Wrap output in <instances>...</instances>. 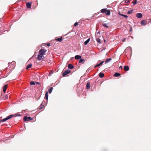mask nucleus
<instances>
[{
    "label": "nucleus",
    "instance_id": "f257e3e1",
    "mask_svg": "<svg viewBox=\"0 0 151 151\" xmlns=\"http://www.w3.org/2000/svg\"><path fill=\"white\" fill-rule=\"evenodd\" d=\"M47 50L45 49H41L39 51V53L40 55H43L46 52Z\"/></svg>",
    "mask_w": 151,
    "mask_h": 151
},
{
    "label": "nucleus",
    "instance_id": "f03ea898",
    "mask_svg": "<svg viewBox=\"0 0 151 151\" xmlns=\"http://www.w3.org/2000/svg\"><path fill=\"white\" fill-rule=\"evenodd\" d=\"M24 121H27L32 120L33 118H31L30 117H27L26 116H25L24 117Z\"/></svg>",
    "mask_w": 151,
    "mask_h": 151
},
{
    "label": "nucleus",
    "instance_id": "7ed1b4c3",
    "mask_svg": "<svg viewBox=\"0 0 151 151\" xmlns=\"http://www.w3.org/2000/svg\"><path fill=\"white\" fill-rule=\"evenodd\" d=\"M70 72V71L69 70H65L63 73V76L65 77L66 75L68 74Z\"/></svg>",
    "mask_w": 151,
    "mask_h": 151
},
{
    "label": "nucleus",
    "instance_id": "20e7f679",
    "mask_svg": "<svg viewBox=\"0 0 151 151\" xmlns=\"http://www.w3.org/2000/svg\"><path fill=\"white\" fill-rule=\"evenodd\" d=\"M20 116V115H19L18 114H13L12 115H10L9 116H7V117H8V118H8V119H11V118H12V117L17 116Z\"/></svg>",
    "mask_w": 151,
    "mask_h": 151
},
{
    "label": "nucleus",
    "instance_id": "39448f33",
    "mask_svg": "<svg viewBox=\"0 0 151 151\" xmlns=\"http://www.w3.org/2000/svg\"><path fill=\"white\" fill-rule=\"evenodd\" d=\"M136 16L137 18H140L142 17V15L141 13H138L136 14Z\"/></svg>",
    "mask_w": 151,
    "mask_h": 151
},
{
    "label": "nucleus",
    "instance_id": "423d86ee",
    "mask_svg": "<svg viewBox=\"0 0 151 151\" xmlns=\"http://www.w3.org/2000/svg\"><path fill=\"white\" fill-rule=\"evenodd\" d=\"M141 24L142 25H146L147 24V21L145 20H142L141 22Z\"/></svg>",
    "mask_w": 151,
    "mask_h": 151
},
{
    "label": "nucleus",
    "instance_id": "0eeeda50",
    "mask_svg": "<svg viewBox=\"0 0 151 151\" xmlns=\"http://www.w3.org/2000/svg\"><path fill=\"white\" fill-rule=\"evenodd\" d=\"M81 56L79 55H76L75 57V58L76 59L80 60L81 59Z\"/></svg>",
    "mask_w": 151,
    "mask_h": 151
},
{
    "label": "nucleus",
    "instance_id": "6e6552de",
    "mask_svg": "<svg viewBox=\"0 0 151 151\" xmlns=\"http://www.w3.org/2000/svg\"><path fill=\"white\" fill-rule=\"evenodd\" d=\"M43 55H38L37 56V59L38 60H41L42 58Z\"/></svg>",
    "mask_w": 151,
    "mask_h": 151
},
{
    "label": "nucleus",
    "instance_id": "1a4fd4ad",
    "mask_svg": "<svg viewBox=\"0 0 151 151\" xmlns=\"http://www.w3.org/2000/svg\"><path fill=\"white\" fill-rule=\"evenodd\" d=\"M85 62V60L83 59H81L79 61V63H82L83 64Z\"/></svg>",
    "mask_w": 151,
    "mask_h": 151
},
{
    "label": "nucleus",
    "instance_id": "9d476101",
    "mask_svg": "<svg viewBox=\"0 0 151 151\" xmlns=\"http://www.w3.org/2000/svg\"><path fill=\"white\" fill-rule=\"evenodd\" d=\"M7 87V85H5L3 87V91L4 93L6 91V88Z\"/></svg>",
    "mask_w": 151,
    "mask_h": 151
},
{
    "label": "nucleus",
    "instance_id": "9b49d317",
    "mask_svg": "<svg viewBox=\"0 0 151 151\" xmlns=\"http://www.w3.org/2000/svg\"><path fill=\"white\" fill-rule=\"evenodd\" d=\"M8 118H8V117H6L5 118H4L2 119H1L0 120V122H5L6 121V120H8Z\"/></svg>",
    "mask_w": 151,
    "mask_h": 151
},
{
    "label": "nucleus",
    "instance_id": "f8f14e48",
    "mask_svg": "<svg viewBox=\"0 0 151 151\" xmlns=\"http://www.w3.org/2000/svg\"><path fill=\"white\" fill-rule=\"evenodd\" d=\"M26 5H27V7L28 8H31V4L30 3H29V2H28V3H27Z\"/></svg>",
    "mask_w": 151,
    "mask_h": 151
},
{
    "label": "nucleus",
    "instance_id": "ddd939ff",
    "mask_svg": "<svg viewBox=\"0 0 151 151\" xmlns=\"http://www.w3.org/2000/svg\"><path fill=\"white\" fill-rule=\"evenodd\" d=\"M104 63V61H103L102 62H101L99 64H97L95 66V67L94 68H95L97 67H98V66H99L103 64V63Z\"/></svg>",
    "mask_w": 151,
    "mask_h": 151
},
{
    "label": "nucleus",
    "instance_id": "4468645a",
    "mask_svg": "<svg viewBox=\"0 0 151 151\" xmlns=\"http://www.w3.org/2000/svg\"><path fill=\"white\" fill-rule=\"evenodd\" d=\"M73 66L71 64H69L68 65V68L70 69H72L73 68Z\"/></svg>",
    "mask_w": 151,
    "mask_h": 151
},
{
    "label": "nucleus",
    "instance_id": "2eb2a0df",
    "mask_svg": "<svg viewBox=\"0 0 151 151\" xmlns=\"http://www.w3.org/2000/svg\"><path fill=\"white\" fill-rule=\"evenodd\" d=\"M90 38H88L87 40L84 42V44L85 45H87L89 42L90 40Z\"/></svg>",
    "mask_w": 151,
    "mask_h": 151
},
{
    "label": "nucleus",
    "instance_id": "dca6fc26",
    "mask_svg": "<svg viewBox=\"0 0 151 151\" xmlns=\"http://www.w3.org/2000/svg\"><path fill=\"white\" fill-rule=\"evenodd\" d=\"M124 70L126 71H127L129 70V67L128 66H125L124 67Z\"/></svg>",
    "mask_w": 151,
    "mask_h": 151
},
{
    "label": "nucleus",
    "instance_id": "f3484780",
    "mask_svg": "<svg viewBox=\"0 0 151 151\" xmlns=\"http://www.w3.org/2000/svg\"><path fill=\"white\" fill-rule=\"evenodd\" d=\"M55 40L56 41L59 42H61L63 40L62 37H61L60 38H59L55 39Z\"/></svg>",
    "mask_w": 151,
    "mask_h": 151
},
{
    "label": "nucleus",
    "instance_id": "a211bd4d",
    "mask_svg": "<svg viewBox=\"0 0 151 151\" xmlns=\"http://www.w3.org/2000/svg\"><path fill=\"white\" fill-rule=\"evenodd\" d=\"M99 76L101 78H103L104 76V74L103 73H100L99 74Z\"/></svg>",
    "mask_w": 151,
    "mask_h": 151
},
{
    "label": "nucleus",
    "instance_id": "6ab92c4d",
    "mask_svg": "<svg viewBox=\"0 0 151 151\" xmlns=\"http://www.w3.org/2000/svg\"><path fill=\"white\" fill-rule=\"evenodd\" d=\"M120 75H121L120 74L118 73H115L114 74V76L115 77H118V76H120Z\"/></svg>",
    "mask_w": 151,
    "mask_h": 151
},
{
    "label": "nucleus",
    "instance_id": "aec40b11",
    "mask_svg": "<svg viewBox=\"0 0 151 151\" xmlns=\"http://www.w3.org/2000/svg\"><path fill=\"white\" fill-rule=\"evenodd\" d=\"M107 11V9H102L101 10V12L102 13H104L106 12Z\"/></svg>",
    "mask_w": 151,
    "mask_h": 151
},
{
    "label": "nucleus",
    "instance_id": "412c9836",
    "mask_svg": "<svg viewBox=\"0 0 151 151\" xmlns=\"http://www.w3.org/2000/svg\"><path fill=\"white\" fill-rule=\"evenodd\" d=\"M90 84L89 83H88L86 84V88L87 89L90 88Z\"/></svg>",
    "mask_w": 151,
    "mask_h": 151
},
{
    "label": "nucleus",
    "instance_id": "4be33fe9",
    "mask_svg": "<svg viewBox=\"0 0 151 151\" xmlns=\"http://www.w3.org/2000/svg\"><path fill=\"white\" fill-rule=\"evenodd\" d=\"M53 89V88L52 87H50L49 89H48V92L49 93H51L52 92V91Z\"/></svg>",
    "mask_w": 151,
    "mask_h": 151
},
{
    "label": "nucleus",
    "instance_id": "5701e85b",
    "mask_svg": "<svg viewBox=\"0 0 151 151\" xmlns=\"http://www.w3.org/2000/svg\"><path fill=\"white\" fill-rule=\"evenodd\" d=\"M107 12L106 13V14L107 15H109L110 14V11L109 10H108L107 11Z\"/></svg>",
    "mask_w": 151,
    "mask_h": 151
},
{
    "label": "nucleus",
    "instance_id": "b1692460",
    "mask_svg": "<svg viewBox=\"0 0 151 151\" xmlns=\"http://www.w3.org/2000/svg\"><path fill=\"white\" fill-rule=\"evenodd\" d=\"M45 98L46 100H48V94L47 92L45 93Z\"/></svg>",
    "mask_w": 151,
    "mask_h": 151
},
{
    "label": "nucleus",
    "instance_id": "393cba45",
    "mask_svg": "<svg viewBox=\"0 0 151 151\" xmlns=\"http://www.w3.org/2000/svg\"><path fill=\"white\" fill-rule=\"evenodd\" d=\"M111 60V59L110 58H109L106 59L105 62V63H108Z\"/></svg>",
    "mask_w": 151,
    "mask_h": 151
},
{
    "label": "nucleus",
    "instance_id": "a878e982",
    "mask_svg": "<svg viewBox=\"0 0 151 151\" xmlns=\"http://www.w3.org/2000/svg\"><path fill=\"white\" fill-rule=\"evenodd\" d=\"M32 65L31 64L28 65L26 67V69H28V68H31L32 67Z\"/></svg>",
    "mask_w": 151,
    "mask_h": 151
},
{
    "label": "nucleus",
    "instance_id": "bb28decb",
    "mask_svg": "<svg viewBox=\"0 0 151 151\" xmlns=\"http://www.w3.org/2000/svg\"><path fill=\"white\" fill-rule=\"evenodd\" d=\"M8 96L7 95H6L5 96L3 97V99L4 100H6L8 99Z\"/></svg>",
    "mask_w": 151,
    "mask_h": 151
},
{
    "label": "nucleus",
    "instance_id": "cd10ccee",
    "mask_svg": "<svg viewBox=\"0 0 151 151\" xmlns=\"http://www.w3.org/2000/svg\"><path fill=\"white\" fill-rule=\"evenodd\" d=\"M133 11V10H129L127 12V13L128 14H131L132 12Z\"/></svg>",
    "mask_w": 151,
    "mask_h": 151
},
{
    "label": "nucleus",
    "instance_id": "c85d7f7f",
    "mask_svg": "<svg viewBox=\"0 0 151 151\" xmlns=\"http://www.w3.org/2000/svg\"><path fill=\"white\" fill-rule=\"evenodd\" d=\"M96 41L97 42H99V44H100L101 43L100 40L99 38H98L96 39Z\"/></svg>",
    "mask_w": 151,
    "mask_h": 151
},
{
    "label": "nucleus",
    "instance_id": "c756f323",
    "mask_svg": "<svg viewBox=\"0 0 151 151\" xmlns=\"http://www.w3.org/2000/svg\"><path fill=\"white\" fill-rule=\"evenodd\" d=\"M35 83L34 81H31L30 82V84L31 85H35Z\"/></svg>",
    "mask_w": 151,
    "mask_h": 151
},
{
    "label": "nucleus",
    "instance_id": "7c9ffc66",
    "mask_svg": "<svg viewBox=\"0 0 151 151\" xmlns=\"http://www.w3.org/2000/svg\"><path fill=\"white\" fill-rule=\"evenodd\" d=\"M103 25L104 27H106L107 28L108 27L107 26V25L106 24H103Z\"/></svg>",
    "mask_w": 151,
    "mask_h": 151
},
{
    "label": "nucleus",
    "instance_id": "2f4dec72",
    "mask_svg": "<svg viewBox=\"0 0 151 151\" xmlns=\"http://www.w3.org/2000/svg\"><path fill=\"white\" fill-rule=\"evenodd\" d=\"M133 3L134 4H137V0H135L134 2L133 1Z\"/></svg>",
    "mask_w": 151,
    "mask_h": 151
},
{
    "label": "nucleus",
    "instance_id": "473e14b6",
    "mask_svg": "<svg viewBox=\"0 0 151 151\" xmlns=\"http://www.w3.org/2000/svg\"><path fill=\"white\" fill-rule=\"evenodd\" d=\"M78 25V23L77 22H76L74 24V26L76 27Z\"/></svg>",
    "mask_w": 151,
    "mask_h": 151
},
{
    "label": "nucleus",
    "instance_id": "72a5a7b5",
    "mask_svg": "<svg viewBox=\"0 0 151 151\" xmlns=\"http://www.w3.org/2000/svg\"><path fill=\"white\" fill-rule=\"evenodd\" d=\"M119 15H121V16H124V15L121 14L120 12L119 13Z\"/></svg>",
    "mask_w": 151,
    "mask_h": 151
},
{
    "label": "nucleus",
    "instance_id": "f704fd0d",
    "mask_svg": "<svg viewBox=\"0 0 151 151\" xmlns=\"http://www.w3.org/2000/svg\"><path fill=\"white\" fill-rule=\"evenodd\" d=\"M47 46L48 47H49L50 46V44L49 43H48L47 44Z\"/></svg>",
    "mask_w": 151,
    "mask_h": 151
},
{
    "label": "nucleus",
    "instance_id": "c9c22d12",
    "mask_svg": "<svg viewBox=\"0 0 151 151\" xmlns=\"http://www.w3.org/2000/svg\"><path fill=\"white\" fill-rule=\"evenodd\" d=\"M125 40V38H124V39H123L122 40V41L123 42H124Z\"/></svg>",
    "mask_w": 151,
    "mask_h": 151
},
{
    "label": "nucleus",
    "instance_id": "e433bc0d",
    "mask_svg": "<svg viewBox=\"0 0 151 151\" xmlns=\"http://www.w3.org/2000/svg\"><path fill=\"white\" fill-rule=\"evenodd\" d=\"M124 17L126 18H127L128 17V16H127V15H124Z\"/></svg>",
    "mask_w": 151,
    "mask_h": 151
},
{
    "label": "nucleus",
    "instance_id": "4c0bfd02",
    "mask_svg": "<svg viewBox=\"0 0 151 151\" xmlns=\"http://www.w3.org/2000/svg\"><path fill=\"white\" fill-rule=\"evenodd\" d=\"M36 83L37 84H38V85H39L40 84V83L38 82H36Z\"/></svg>",
    "mask_w": 151,
    "mask_h": 151
},
{
    "label": "nucleus",
    "instance_id": "58836bf2",
    "mask_svg": "<svg viewBox=\"0 0 151 151\" xmlns=\"http://www.w3.org/2000/svg\"><path fill=\"white\" fill-rule=\"evenodd\" d=\"M119 68L120 69H122V66H120L119 67Z\"/></svg>",
    "mask_w": 151,
    "mask_h": 151
},
{
    "label": "nucleus",
    "instance_id": "ea45409f",
    "mask_svg": "<svg viewBox=\"0 0 151 151\" xmlns=\"http://www.w3.org/2000/svg\"><path fill=\"white\" fill-rule=\"evenodd\" d=\"M131 48V47H127V48L126 49V50L128 48Z\"/></svg>",
    "mask_w": 151,
    "mask_h": 151
},
{
    "label": "nucleus",
    "instance_id": "a19ab883",
    "mask_svg": "<svg viewBox=\"0 0 151 151\" xmlns=\"http://www.w3.org/2000/svg\"><path fill=\"white\" fill-rule=\"evenodd\" d=\"M42 107H41L40 108H39V109H42Z\"/></svg>",
    "mask_w": 151,
    "mask_h": 151
},
{
    "label": "nucleus",
    "instance_id": "79ce46f5",
    "mask_svg": "<svg viewBox=\"0 0 151 151\" xmlns=\"http://www.w3.org/2000/svg\"><path fill=\"white\" fill-rule=\"evenodd\" d=\"M41 106H43V105H42V104H41Z\"/></svg>",
    "mask_w": 151,
    "mask_h": 151
},
{
    "label": "nucleus",
    "instance_id": "37998d69",
    "mask_svg": "<svg viewBox=\"0 0 151 151\" xmlns=\"http://www.w3.org/2000/svg\"><path fill=\"white\" fill-rule=\"evenodd\" d=\"M127 2H129V1L128 0V1H127Z\"/></svg>",
    "mask_w": 151,
    "mask_h": 151
},
{
    "label": "nucleus",
    "instance_id": "c03bdc74",
    "mask_svg": "<svg viewBox=\"0 0 151 151\" xmlns=\"http://www.w3.org/2000/svg\"><path fill=\"white\" fill-rule=\"evenodd\" d=\"M150 23H151V19L150 20Z\"/></svg>",
    "mask_w": 151,
    "mask_h": 151
},
{
    "label": "nucleus",
    "instance_id": "a18cd8bd",
    "mask_svg": "<svg viewBox=\"0 0 151 151\" xmlns=\"http://www.w3.org/2000/svg\"><path fill=\"white\" fill-rule=\"evenodd\" d=\"M131 30H132V29H130V31H131Z\"/></svg>",
    "mask_w": 151,
    "mask_h": 151
}]
</instances>
